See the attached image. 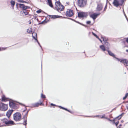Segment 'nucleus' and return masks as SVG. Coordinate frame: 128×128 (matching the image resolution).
<instances>
[{"label": "nucleus", "mask_w": 128, "mask_h": 128, "mask_svg": "<svg viewBox=\"0 0 128 128\" xmlns=\"http://www.w3.org/2000/svg\"><path fill=\"white\" fill-rule=\"evenodd\" d=\"M55 4L56 6L55 8L58 12H60V11L63 10L64 7L59 1L56 2Z\"/></svg>", "instance_id": "1"}, {"label": "nucleus", "mask_w": 128, "mask_h": 128, "mask_svg": "<svg viewBox=\"0 0 128 128\" xmlns=\"http://www.w3.org/2000/svg\"><path fill=\"white\" fill-rule=\"evenodd\" d=\"M2 121L3 123L5 124H6L4 126H9L15 124L13 121L11 120H10L9 119L6 118H3Z\"/></svg>", "instance_id": "2"}, {"label": "nucleus", "mask_w": 128, "mask_h": 128, "mask_svg": "<svg viewBox=\"0 0 128 128\" xmlns=\"http://www.w3.org/2000/svg\"><path fill=\"white\" fill-rule=\"evenodd\" d=\"M14 119L16 121H20L21 118L20 114L19 112H16L13 115Z\"/></svg>", "instance_id": "3"}, {"label": "nucleus", "mask_w": 128, "mask_h": 128, "mask_svg": "<svg viewBox=\"0 0 128 128\" xmlns=\"http://www.w3.org/2000/svg\"><path fill=\"white\" fill-rule=\"evenodd\" d=\"M8 108L7 104L2 103H0V110L2 111H5L7 110Z\"/></svg>", "instance_id": "4"}, {"label": "nucleus", "mask_w": 128, "mask_h": 128, "mask_svg": "<svg viewBox=\"0 0 128 128\" xmlns=\"http://www.w3.org/2000/svg\"><path fill=\"white\" fill-rule=\"evenodd\" d=\"M86 0H78V5L79 6L82 7L86 5Z\"/></svg>", "instance_id": "5"}, {"label": "nucleus", "mask_w": 128, "mask_h": 128, "mask_svg": "<svg viewBox=\"0 0 128 128\" xmlns=\"http://www.w3.org/2000/svg\"><path fill=\"white\" fill-rule=\"evenodd\" d=\"M88 16L87 13L84 12H79L78 14V17L80 18H86Z\"/></svg>", "instance_id": "6"}, {"label": "nucleus", "mask_w": 128, "mask_h": 128, "mask_svg": "<svg viewBox=\"0 0 128 128\" xmlns=\"http://www.w3.org/2000/svg\"><path fill=\"white\" fill-rule=\"evenodd\" d=\"M18 4L19 5V7L20 8H22L23 10H26L30 8V7L28 6H25V5L24 4H18L17 3L16 4L17 6Z\"/></svg>", "instance_id": "7"}, {"label": "nucleus", "mask_w": 128, "mask_h": 128, "mask_svg": "<svg viewBox=\"0 0 128 128\" xmlns=\"http://www.w3.org/2000/svg\"><path fill=\"white\" fill-rule=\"evenodd\" d=\"M73 14V11L72 10H70L66 12V16L69 17H72Z\"/></svg>", "instance_id": "8"}, {"label": "nucleus", "mask_w": 128, "mask_h": 128, "mask_svg": "<svg viewBox=\"0 0 128 128\" xmlns=\"http://www.w3.org/2000/svg\"><path fill=\"white\" fill-rule=\"evenodd\" d=\"M9 105L10 108H15L16 107V104L12 100H9Z\"/></svg>", "instance_id": "9"}, {"label": "nucleus", "mask_w": 128, "mask_h": 128, "mask_svg": "<svg viewBox=\"0 0 128 128\" xmlns=\"http://www.w3.org/2000/svg\"><path fill=\"white\" fill-rule=\"evenodd\" d=\"M103 8V6L102 4L100 3L98 4L96 8V10L97 11H99L101 10Z\"/></svg>", "instance_id": "10"}, {"label": "nucleus", "mask_w": 128, "mask_h": 128, "mask_svg": "<svg viewBox=\"0 0 128 128\" xmlns=\"http://www.w3.org/2000/svg\"><path fill=\"white\" fill-rule=\"evenodd\" d=\"M120 62L123 63L126 67L128 64V61L126 59H121L120 61Z\"/></svg>", "instance_id": "11"}, {"label": "nucleus", "mask_w": 128, "mask_h": 128, "mask_svg": "<svg viewBox=\"0 0 128 128\" xmlns=\"http://www.w3.org/2000/svg\"><path fill=\"white\" fill-rule=\"evenodd\" d=\"M14 110H9L6 112V115L9 118L10 117Z\"/></svg>", "instance_id": "12"}, {"label": "nucleus", "mask_w": 128, "mask_h": 128, "mask_svg": "<svg viewBox=\"0 0 128 128\" xmlns=\"http://www.w3.org/2000/svg\"><path fill=\"white\" fill-rule=\"evenodd\" d=\"M106 50L108 52L110 56L113 57L114 58L115 57V56H116L115 55L112 53L110 51L108 50Z\"/></svg>", "instance_id": "13"}, {"label": "nucleus", "mask_w": 128, "mask_h": 128, "mask_svg": "<svg viewBox=\"0 0 128 128\" xmlns=\"http://www.w3.org/2000/svg\"><path fill=\"white\" fill-rule=\"evenodd\" d=\"M90 17L92 18L94 20L97 18L96 15V13H94L90 15Z\"/></svg>", "instance_id": "14"}, {"label": "nucleus", "mask_w": 128, "mask_h": 128, "mask_svg": "<svg viewBox=\"0 0 128 128\" xmlns=\"http://www.w3.org/2000/svg\"><path fill=\"white\" fill-rule=\"evenodd\" d=\"M49 16L50 17L51 16V18H53L55 19L57 18H60V17H62V16L58 15H49Z\"/></svg>", "instance_id": "15"}, {"label": "nucleus", "mask_w": 128, "mask_h": 128, "mask_svg": "<svg viewBox=\"0 0 128 128\" xmlns=\"http://www.w3.org/2000/svg\"><path fill=\"white\" fill-rule=\"evenodd\" d=\"M8 99H9L6 97L4 95H3L2 97V101L5 102L8 100Z\"/></svg>", "instance_id": "16"}, {"label": "nucleus", "mask_w": 128, "mask_h": 128, "mask_svg": "<svg viewBox=\"0 0 128 128\" xmlns=\"http://www.w3.org/2000/svg\"><path fill=\"white\" fill-rule=\"evenodd\" d=\"M20 13L21 14L24 13L25 15H27L28 14V12L26 10H23V11H21Z\"/></svg>", "instance_id": "17"}, {"label": "nucleus", "mask_w": 128, "mask_h": 128, "mask_svg": "<svg viewBox=\"0 0 128 128\" xmlns=\"http://www.w3.org/2000/svg\"><path fill=\"white\" fill-rule=\"evenodd\" d=\"M30 110H28L27 111L26 113L24 115L23 117V119H27V117L28 116V112Z\"/></svg>", "instance_id": "18"}, {"label": "nucleus", "mask_w": 128, "mask_h": 128, "mask_svg": "<svg viewBox=\"0 0 128 128\" xmlns=\"http://www.w3.org/2000/svg\"><path fill=\"white\" fill-rule=\"evenodd\" d=\"M47 4L51 8H53V6L52 4V1H48Z\"/></svg>", "instance_id": "19"}, {"label": "nucleus", "mask_w": 128, "mask_h": 128, "mask_svg": "<svg viewBox=\"0 0 128 128\" xmlns=\"http://www.w3.org/2000/svg\"><path fill=\"white\" fill-rule=\"evenodd\" d=\"M104 45L106 46V48L109 49V48L110 47V45L108 42H104Z\"/></svg>", "instance_id": "20"}, {"label": "nucleus", "mask_w": 128, "mask_h": 128, "mask_svg": "<svg viewBox=\"0 0 128 128\" xmlns=\"http://www.w3.org/2000/svg\"><path fill=\"white\" fill-rule=\"evenodd\" d=\"M100 48L103 51H104L106 50L105 48L104 45H101L100 46Z\"/></svg>", "instance_id": "21"}, {"label": "nucleus", "mask_w": 128, "mask_h": 128, "mask_svg": "<svg viewBox=\"0 0 128 128\" xmlns=\"http://www.w3.org/2000/svg\"><path fill=\"white\" fill-rule=\"evenodd\" d=\"M10 3L11 4L12 6V7H14L15 4V2L14 1L12 0L10 2Z\"/></svg>", "instance_id": "22"}, {"label": "nucleus", "mask_w": 128, "mask_h": 128, "mask_svg": "<svg viewBox=\"0 0 128 128\" xmlns=\"http://www.w3.org/2000/svg\"><path fill=\"white\" fill-rule=\"evenodd\" d=\"M42 104V102H41L40 103L38 102V103H36V104H34L33 106L34 107H38L39 105H41Z\"/></svg>", "instance_id": "23"}, {"label": "nucleus", "mask_w": 128, "mask_h": 128, "mask_svg": "<svg viewBox=\"0 0 128 128\" xmlns=\"http://www.w3.org/2000/svg\"><path fill=\"white\" fill-rule=\"evenodd\" d=\"M48 22V20L46 21L45 20H44L42 22H41L39 23L38 24L39 25L41 24H44Z\"/></svg>", "instance_id": "24"}, {"label": "nucleus", "mask_w": 128, "mask_h": 128, "mask_svg": "<svg viewBox=\"0 0 128 128\" xmlns=\"http://www.w3.org/2000/svg\"><path fill=\"white\" fill-rule=\"evenodd\" d=\"M102 38L103 39L104 42H107L108 40L107 38L106 37H102Z\"/></svg>", "instance_id": "25"}, {"label": "nucleus", "mask_w": 128, "mask_h": 128, "mask_svg": "<svg viewBox=\"0 0 128 128\" xmlns=\"http://www.w3.org/2000/svg\"><path fill=\"white\" fill-rule=\"evenodd\" d=\"M32 36L34 38V37H35L34 38H36L37 39V34L36 32H33L32 33Z\"/></svg>", "instance_id": "26"}, {"label": "nucleus", "mask_w": 128, "mask_h": 128, "mask_svg": "<svg viewBox=\"0 0 128 128\" xmlns=\"http://www.w3.org/2000/svg\"><path fill=\"white\" fill-rule=\"evenodd\" d=\"M74 22H76V23H78L82 26H84L86 28L87 27V26H86V25L82 24L81 23H80V22H78V21H76L75 20V21H74Z\"/></svg>", "instance_id": "27"}, {"label": "nucleus", "mask_w": 128, "mask_h": 128, "mask_svg": "<svg viewBox=\"0 0 128 128\" xmlns=\"http://www.w3.org/2000/svg\"><path fill=\"white\" fill-rule=\"evenodd\" d=\"M24 122L22 123V124L25 126H26L27 124V119H24Z\"/></svg>", "instance_id": "28"}, {"label": "nucleus", "mask_w": 128, "mask_h": 128, "mask_svg": "<svg viewBox=\"0 0 128 128\" xmlns=\"http://www.w3.org/2000/svg\"><path fill=\"white\" fill-rule=\"evenodd\" d=\"M58 107H59V108H60L66 111L68 110L65 108H64L63 107H62L61 106H58Z\"/></svg>", "instance_id": "29"}, {"label": "nucleus", "mask_w": 128, "mask_h": 128, "mask_svg": "<svg viewBox=\"0 0 128 128\" xmlns=\"http://www.w3.org/2000/svg\"><path fill=\"white\" fill-rule=\"evenodd\" d=\"M18 2H22L23 3H27L26 1H24L23 0H18Z\"/></svg>", "instance_id": "30"}, {"label": "nucleus", "mask_w": 128, "mask_h": 128, "mask_svg": "<svg viewBox=\"0 0 128 128\" xmlns=\"http://www.w3.org/2000/svg\"><path fill=\"white\" fill-rule=\"evenodd\" d=\"M35 37H34V39L35 40H36V42H38V44L39 45V46H40V47H41V48H42V46L40 45V43L38 41L37 39H36V38H34Z\"/></svg>", "instance_id": "31"}, {"label": "nucleus", "mask_w": 128, "mask_h": 128, "mask_svg": "<svg viewBox=\"0 0 128 128\" xmlns=\"http://www.w3.org/2000/svg\"><path fill=\"white\" fill-rule=\"evenodd\" d=\"M124 112L122 113V114H120V115H119L120 116V117L118 119V120H120V119L123 116V115H124Z\"/></svg>", "instance_id": "32"}, {"label": "nucleus", "mask_w": 128, "mask_h": 128, "mask_svg": "<svg viewBox=\"0 0 128 128\" xmlns=\"http://www.w3.org/2000/svg\"><path fill=\"white\" fill-rule=\"evenodd\" d=\"M124 112L122 113V114H120V115H119L120 116V117L118 119V120H120V119L123 116V115H124Z\"/></svg>", "instance_id": "33"}, {"label": "nucleus", "mask_w": 128, "mask_h": 128, "mask_svg": "<svg viewBox=\"0 0 128 128\" xmlns=\"http://www.w3.org/2000/svg\"><path fill=\"white\" fill-rule=\"evenodd\" d=\"M124 112L122 113V114H120V115H119L120 116V117L118 119V120H120V119L123 116V115H124Z\"/></svg>", "instance_id": "34"}, {"label": "nucleus", "mask_w": 128, "mask_h": 128, "mask_svg": "<svg viewBox=\"0 0 128 128\" xmlns=\"http://www.w3.org/2000/svg\"><path fill=\"white\" fill-rule=\"evenodd\" d=\"M108 1V0H107V2ZM107 6V2H106V5L105 6L104 9V11L106 10V9Z\"/></svg>", "instance_id": "35"}, {"label": "nucleus", "mask_w": 128, "mask_h": 128, "mask_svg": "<svg viewBox=\"0 0 128 128\" xmlns=\"http://www.w3.org/2000/svg\"><path fill=\"white\" fill-rule=\"evenodd\" d=\"M100 116L99 115H96L95 116H86V117H93V118H94L96 117H98Z\"/></svg>", "instance_id": "36"}, {"label": "nucleus", "mask_w": 128, "mask_h": 128, "mask_svg": "<svg viewBox=\"0 0 128 128\" xmlns=\"http://www.w3.org/2000/svg\"><path fill=\"white\" fill-rule=\"evenodd\" d=\"M41 97L42 98H46L45 96L44 95L42 94H41Z\"/></svg>", "instance_id": "37"}, {"label": "nucleus", "mask_w": 128, "mask_h": 128, "mask_svg": "<svg viewBox=\"0 0 128 128\" xmlns=\"http://www.w3.org/2000/svg\"><path fill=\"white\" fill-rule=\"evenodd\" d=\"M42 10H37L36 11V12L38 13V14H39L40 12H42Z\"/></svg>", "instance_id": "38"}, {"label": "nucleus", "mask_w": 128, "mask_h": 128, "mask_svg": "<svg viewBox=\"0 0 128 128\" xmlns=\"http://www.w3.org/2000/svg\"><path fill=\"white\" fill-rule=\"evenodd\" d=\"M27 32L29 33H30L32 32V31L31 30H29L28 29L27 30Z\"/></svg>", "instance_id": "39"}, {"label": "nucleus", "mask_w": 128, "mask_h": 128, "mask_svg": "<svg viewBox=\"0 0 128 128\" xmlns=\"http://www.w3.org/2000/svg\"><path fill=\"white\" fill-rule=\"evenodd\" d=\"M6 48H2V50L0 47V51H2V50H6Z\"/></svg>", "instance_id": "40"}, {"label": "nucleus", "mask_w": 128, "mask_h": 128, "mask_svg": "<svg viewBox=\"0 0 128 128\" xmlns=\"http://www.w3.org/2000/svg\"><path fill=\"white\" fill-rule=\"evenodd\" d=\"M91 23V21H88L86 22V23L87 24H90Z\"/></svg>", "instance_id": "41"}, {"label": "nucleus", "mask_w": 128, "mask_h": 128, "mask_svg": "<svg viewBox=\"0 0 128 128\" xmlns=\"http://www.w3.org/2000/svg\"><path fill=\"white\" fill-rule=\"evenodd\" d=\"M119 121H118L117 122L115 123V124L116 126H118V125L119 123Z\"/></svg>", "instance_id": "42"}, {"label": "nucleus", "mask_w": 128, "mask_h": 128, "mask_svg": "<svg viewBox=\"0 0 128 128\" xmlns=\"http://www.w3.org/2000/svg\"><path fill=\"white\" fill-rule=\"evenodd\" d=\"M115 120V118H114L113 120H112V122L113 124H115V120Z\"/></svg>", "instance_id": "43"}, {"label": "nucleus", "mask_w": 128, "mask_h": 128, "mask_svg": "<svg viewBox=\"0 0 128 128\" xmlns=\"http://www.w3.org/2000/svg\"><path fill=\"white\" fill-rule=\"evenodd\" d=\"M114 58H116V59L117 60H118V61H120H120L121 59H120V58H116V56H115V57Z\"/></svg>", "instance_id": "44"}, {"label": "nucleus", "mask_w": 128, "mask_h": 128, "mask_svg": "<svg viewBox=\"0 0 128 128\" xmlns=\"http://www.w3.org/2000/svg\"><path fill=\"white\" fill-rule=\"evenodd\" d=\"M67 111H68V112H70V113L73 114L74 113V112H73L71 111H70V110H67Z\"/></svg>", "instance_id": "45"}, {"label": "nucleus", "mask_w": 128, "mask_h": 128, "mask_svg": "<svg viewBox=\"0 0 128 128\" xmlns=\"http://www.w3.org/2000/svg\"><path fill=\"white\" fill-rule=\"evenodd\" d=\"M120 117V116H118L116 117L115 118H115V120H116V119H118H118Z\"/></svg>", "instance_id": "46"}, {"label": "nucleus", "mask_w": 128, "mask_h": 128, "mask_svg": "<svg viewBox=\"0 0 128 128\" xmlns=\"http://www.w3.org/2000/svg\"><path fill=\"white\" fill-rule=\"evenodd\" d=\"M100 13L97 14L96 13V16L97 17L98 16L100 15Z\"/></svg>", "instance_id": "47"}, {"label": "nucleus", "mask_w": 128, "mask_h": 128, "mask_svg": "<svg viewBox=\"0 0 128 128\" xmlns=\"http://www.w3.org/2000/svg\"><path fill=\"white\" fill-rule=\"evenodd\" d=\"M92 34L94 36H95L96 35V34H95L94 33V32H92Z\"/></svg>", "instance_id": "48"}, {"label": "nucleus", "mask_w": 128, "mask_h": 128, "mask_svg": "<svg viewBox=\"0 0 128 128\" xmlns=\"http://www.w3.org/2000/svg\"><path fill=\"white\" fill-rule=\"evenodd\" d=\"M126 41L127 43H128V38H126Z\"/></svg>", "instance_id": "49"}, {"label": "nucleus", "mask_w": 128, "mask_h": 128, "mask_svg": "<svg viewBox=\"0 0 128 128\" xmlns=\"http://www.w3.org/2000/svg\"><path fill=\"white\" fill-rule=\"evenodd\" d=\"M50 105L51 106H56V105L55 104H53L52 103Z\"/></svg>", "instance_id": "50"}, {"label": "nucleus", "mask_w": 128, "mask_h": 128, "mask_svg": "<svg viewBox=\"0 0 128 128\" xmlns=\"http://www.w3.org/2000/svg\"><path fill=\"white\" fill-rule=\"evenodd\" d=\"M127 98L125 96L124 97H123V100H125L126 98Z\"/></svg>", "instance_id": "51"}, {"label": "nucleus", "mask_w": 128, "mask_h": 128, "mask_svg": "<svg viewBox=\"0 0 128 128\" xmlns=\"http://www.w3.org/2000/svg\"><path fill=\"white\" fill-rule=\"evenodd\" d=\"M68 18L69 19L71 20H72V21H74H74L75 20H74L73 19H72V18Z\"/></svg>", "instance_id": "52"}, {"label": "nucleus", "mask_w": 128, "mask_h": 128, "mask_svg": "<svg viewBox=\"0 0 128 128\" xmlns=\"http://www.w3.org/2000/svg\"><path fill=\"white\" fill-rule=\"evenodd\" d=\"M128 93H126V94L125 96L126 97H128Z\"/></svg>", "instance_id": "53"}, {"label": "nucleus", "mask_w": 128, "mask_h": 128, "mask_svg": "<svg viewBox=\"0 0 128 128\" xmlns=\"http://www.w3.org/2000/svg\"><path fill=\"white\" fill-rule=\"evenodd\" d=\"M122 126V125L121 124H120L119 126L118 127V128H120V126Z\"/></svg>", "instance_id": "54"}, {"label": "nucleus", "mask_w": 128, "mask_h": 128, "mask_svg": "<svg viewBox=\"0 0 128 128\" xmlns=\"http://www.w3.org/2000/svg\"><path fill=\"white\" fill-rule=\"evenodd\" d=\"M26 109L27 108H26V107H25V109L23 111V112H24L26 110Z\"/></svg>", "instance_id": "55"}, {"label": "nucleus", "mask_w": 128, "mask_h": 128, "mask_svg": "<svg viewBox=\"0 0 128 128\" xmlns=\"http://www.w3.org/2000/svg\"><path fill=\"white\" fill-rule=\"evenodd\" d=\"M105 118L106 119H107L108 120V121H109L110 120V119L109 118H107V117H106Z\"/></svg>", "instance_id": "56"}, {"label": "nucleus", "mask_w": 128, "mask_h": 128, "mask_svg": "<svg viewBox=\"0 0 128 128\" xmlns=\"http://www.w3.org/2000/svg\"><path fill=\"white\" fill-rule=\"evenodd\" d=\"M105 117H104V116H102L101 118H105Z\"/></svg>", "instance_id": "57"}, {"label": "nucleus", "mask_w": 128, "mask_h": 128, "mask_svg": "<svg viewBox=\"0 0 128 128\" xmlns=\"http://www.w3.org/2000/svg\"><path fill=\"white\" fill-rule=\"evenodd\" d=\"M95 37H96L97 38H99L98 37L97 35L95 36Z\"/></svg>", "instance_id": "58"}, {"label": "nucleus", "mask_w": 128, "mask_h": 128, "mask_svg": "<svg viewBox=\"0 0 128 128\" xmlns=\"http://www.w3.org/2000/svg\"><path fill=\"white\" fill-rule=\"evenodd\" d=\"M98 40H99L100 41V42H102V40H101L99 38H98Z\"/></svg>", "instance_id": "59"}, {"label": "nucleus", "mask_w": 128, "mask_h": 128, "mask_svg": "<svg viewBox=\"0 0 128 128\" xmlns=\"http://www.w3.org/2000/svg\"><path fill=\"white\" fill-rule=\"evenodd\" d=\"M29 24H30L31 23V21L30 20H29Z\"/></svg>", "instance_id": "60"}, {"label": "nucleus", "mask_w": 128, "mask_h": 128, "mask_svg": "<svg viewBox=\"0 0 128 128\" xmlns=\"http://www.w3.org/2000/svg\"><path fill=\"white\" fill-rule=\"evenodd\" d=\"M126 107L127 110H128V106H127V105L126 106Z\"/></svg>", "instance_id": "61"}, {"label": "nucleus", "mask_w": 128, "mask_h": 128, "mask_svg": "<svg viewBox=\"0 0 128 128\" xmlns=\"http://www.w3.org/2000/svg\"><path fill=\"white\" fill-rule=\"evenodd\" d=\"M39 102H40V103L41 102H42V100H39Z\"/></svg>", "instance_id": "62"}, {"label": "nucleus", "mask_w": 128, "mask_h": 128, "mask_svg": "<svg viewBox=\"0 0 128 128\" xmlns=\"http://www.w3.org/2000/svg\"><path fill=\"white\" fill-rule=\"evenodd\" d=\"M124 120H122L121 121V122L122 123H123V122H124Z\"/></svg>", "instance_id": "63"}, {"label": "nucleus", "mask_w": 128, "mask_h": 128, "mask_svg": "<svg viewBox=\"0 0 128 128\" xmlns=\"http://www.w3.org/2000/svg\"><path fill=\"white\" fill-rule=\"evenodd\" d=\"M126 52H128V50H126Z\"/></svg>", "instance_id": "64"}]
</instances>
